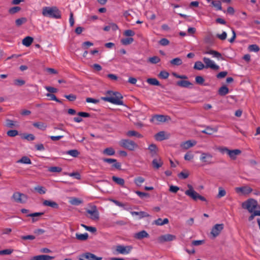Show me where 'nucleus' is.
Returning a JSON list of instances; mask_svg holds the SVG:
<instances>
[{"mask_svg":"<svg viewBox=\"0 0 260 260\" xmlns=\"http://www.w3.org/2000/svg\"><path fill=\"white\" fill-rule=\"evenodd\" d=\"M211 4L213 7L216 8V10H222L221 1L218 0L213 1L211 2Z\"/></svg>","mask_w":260,"mask_h":260,"instance_id":"nucleus-34","label":"nucleus"},{"mask_svg":"<svg viewBox=\"0 0 260 260\" xmlns=\"http://www.w3.org/2000/svg\"><path fill=\"white\" fill-rule=\"evenodd\" d=\"M62 169L59 167H51L49 168L48 171L51 172H60Z\"/></svg>","mask_w":260,"mask_h":260,"instance_id":"nucleus-57","label":"nucleus"},{"mask_svg":"<svg viewBox=\"0 0 260 260\" xmlns=\"http://www.w3.org/2000/svg\"><path fill=\"white\" fill-rule=\"evenodd\" d=\"M133 249V247L130 245L124 246L118 245L116 246L115 250L117 253L122 254H128Z\"/></svg>","mask_w":260,"mask_h":260,"instance_id":"nucleus-8","label":"nucleus"},{"mask_svg":"<svg viewBox=\"0 0 260 260\" xmlns=\"http://www.w3.org/2000/svg\"><path fill=\"white\" fill-rule=\"evenodd\" d=\"M103 153L107 155H113L115 153L114 149L112 147H108L104 149Z\"/></svg>","mask_w":260,"mask_h":260,"instance_id":"nucleus-42","label":"nucleus"},{"mask_svg":"<svg viewBox=\"0 0 260 260\" xmlns=\"http://www.w3.org/2000/svg\"><path fill=\"white\" fill-rule=\"evenodd\" d=\"M170 63L173 66H180L182 64V59L179 57H176L170 61Z\"/></svg>","mask_w":260,"mask_h":260,"instance_id":"nucleus-36","label":"nucleus"},{"mask_svg":"<svg viewBox=\"0 0 260 260\" xmlns=\"http://www.w3.org/2000/svg\"><path fill=\"white\" fill-rule=\"evenodd\" d=\"M154 138L155 140L159 141L167 139V137L165 136V132L164 131H161L156 134L154 136Z\"/></svg>","mask_w":260,"mask_h":260,"instance_id":"nucleus-28","label":"nucleus"},{"mask_svg":"<svg viewBox=\"0 0 260 260\" xmlns=\"http://www.w3.org/2000/svg\"><path fill=\"white\" fill-rule=\"evenodd\" d=\"M159 43L160 45L165 46L169 44L170 41L166 38H162L159 40Z\"/></svg>","mask_w":260,"mask_h":260,"instance_id":"nucleus-62","label":"nucleus"},{"mask_svg":"<svg viewBox=\"0 0 260 260\" xmlns=\"http://www.w3.org/2000/svg\"><path fill=\"white\" fill-rule=\"evenodd\" d=\"M107 95L106 96L102 97L101 100L117 105H124L122 100L123 96L120 93L109 90L107 92Z\"/></svg>","mask_w":260,"mask_h":260,"instance_id":"nucleus-1","label":"nucleus"},{"mask_svg":"<svg viewBox=\"0 0 260 260\" xmlns=\"http://www.w3.org/2000/svg\"><path fill=\"white\" fill-rule=\"evenodd\" d=\"M12 198L16 203L21 204L25 203L28 199V197L26 194L19 192H14Z\"/></svg>","mask_w":260,"mask_h":260,"instance_id":"nucleus-7","label":"nucleus"},{"mask_svg":"<svg viewBox=\"0 0 260 260\" xmlns=\"http://www.w3.org/2000/svg\"><path fill=\"white\" fill-rule=\"evenodd\" d=\"M67 154L70 155L74 157H77L80 154V152L77 149H72L68 151Z\"/></svg>","mask_w":260,"mask_h":260,"instance_id":"nucleus-46","label":"nucleus"},{"mask_svg":"<svg viewBox=\"0 0 260 260\" xmlns=\"http://www.w3.org/2000/svg\"><path fill=\"white\" fill-rule=\"evenodd\" d=\"M34 127L42 130L45 131L47 127L46 123L43 122H35L32 123Z\"/></svg>","mask_w":260,"mask_h":260,"instance_id":"nucleus-27","label":"nucleus"},{"mask_svg":"<svg viewBox=\"0 0 260 260\" xmlns=\"http://www.w3.org/2000/svg\"><path fill=\"white\" fill-rule=\"evenodd\" d=\"M126 135L128 137H137L139 138H141L143 137V136L139 134V133L135 131H129L127 132Z\"/></svg>","mask_w":260,"mask_h":260,"instance_id":"nucleus-38","label":"nucleus"},{"mask_svg":"<svg viewBox=\"0 0 260 260\" xmlns=\"http://www.w3.org/2000/svg\"><path fill=\"white\" fill-rule=\"evenodd\" d=\"M134 237L138 240H141L144 238L149 237V234L144 230L141 231L135 234Z\"/></svg>","mask_w":260,"mask_h":260,"instance_id":"nucleus-19","label":"nucleus"},{"mask_svg":"<svg viewBox=\"0 0 260 260\" xmlns=\"http://www.w3.org/2000/svg\"><path fill=\"white\" fill-rule=\"evenodd\" d=\"M219 150L222 153H226L233 159H235L236 156L241 154V151L239 149L230 150L226 147H223L219 148Z\"/></svg>","mask_w":260,"mask_h":260,"instance_id":"nucleus-6","label":"nucleus"},{"mask_svg":"<svg viewBox=\"0 0 260 260\" xmlns=\"http://www.w3.org/2000/svg\"><path fill=\"white\" fill-rule=\"evenodd\" d=\"M33 40L34 39L32 37L27 36L22 40V43L24 46H25L26 47H28L31 44V43L33 42Z\"/></svg>","mask_w":260,"mask_h":260,"instance_id":"nucleus-30","label":"nucleus"},{"mask_svg":"<svg viewBox=\"0 0 260 260\" xmlns=\"http://www.w3.org/2000/svg\"><path fill=\"white\" fill-rule=\"evenodd\" d=\"M42 15L54 19L61 18V12L57 7H45L42 9Z\"/></svg>","mask_w":260,"mask_h":260,"instance_id":"nucleus-2","label":"nucleus"},{"mask_svg":"<svg viewBox=\"0 0 260 260\" xmlns=\"http://www.w3.org/2000/svg\"><path fill=\"white\" fill-rule=\"evenodd\" d=\"M213 156L209 152H201L200 160L207 165H210L213 163L212 161Z\"/></svg>","mask_w":260,"mask_h":260,"instance_id":"nucleus-10","label":"nucleus"},{"mask_svg":"<svg viewBox=\"0 0 260 260\" xmlns=\"http://www.w3.org/2000/svg\"><path fill=\"white\" fill-rule=\"evenodd\" d=\"M145 181L144 178L142 177H138L135 179V183L137 186H141V184Z\"/></svg>","mask_w":260,"mask_h":260,"instance_id":"nucleus-53","label":"nucleus"},{"mask_svg":"<svg viewBox=\"0 0 260 260\" xmlns=\"http://www.w3.org/2000/svg\"><path fill=\"white\" fill-rule=\"evenodd\" d=\"M235 190L237 193L241 192L243 194H248L252 192V189L248 186H244L236 187Z\"/></svg>","mask_w":260,"mask_h":260,"instance_id":"nucleus-14","label":"nucleus"},{"mask_svg":"<svg viewBox=\"0 0 260 260\" xmlns=\"http://www.w3.org/2000/svg\"><path fill=\"white\" fill-rule=\"evenodd\" d=\"M54 258L53 256L48 255H39L32 257L30 260H52Z\"/></svg>","mask_w":260,"mask_h":260,"instance_id":"nucleus-20","label":"nucleus"},{"mask_svg":"<svg viewBox=\"0 0 260 260\" xmlns=\"http://www.w3.org/2000/svg\"><path fill=\"white\" fill-rule=\"evenodd\" d=\"M248 49L250 52H257L259 50V48L258 45L256 44H252L248 46Z\"/></svg>","mask_w":260,"mask_h":260,"instance_id":"nucleus-47","label":"nucleus"},{"mask_svg":"<svg viewBox=\"0 0 260 260\" xmlns=\"http://www.w3.org/2000/svg\"><path fill=\"white\" fill-rule=\"evenodd\" d=\"M25 81L22 79H15L14 80V84L16 86H22L25 84Z\"/></svg>","mask_w":260,"mask_h":260,"instance_id":"nucleus-59","label":"nucleus"},{"mask_svg":"<svg viewBox=\"0 0 260 260\" xmlns=\"http://www.w3.org/2000/svg\"><path fill=\"white\" fill-rule=\"evenodd\" d=\"M218 189H219V191H218V193L217 196V198L219 199V198H221L225 196L226 191L224 189H223L222 187H219Z\"/></svg>","mask_w":260,"mask_h":260,"instance_id":"nucleus-54","label":"nucleus"},{"mask_svg":"<svg viewBox=\"0 0 260 260\" xmlns=\"http://www.w3.org/2000/svg\"><path fill=\"white\" fill-rule=\"evenodd\" d=\"M13 249H6L0 250V255H10L13 252Z\"/></svg>","mask_w":260,"mask_h":260,"instance_id":"nucleus-48","label":"nucleus"},{"mask_svg":"<svg viewBox=\"0 0 260 260\" xmlns=\"http://www.w3.org/2000/svg\"><path fill=\"white\" fill-rule=\"evenodd\" d=\"M64 97L67 99L69 101H74L76 98H77V96L75 94H69V95H64Z\"/></svg>","mask_w":260,"mask_h":260,"instance_id":"nucleus-63","label":"nucleus"},{"mask_svg":"<svg viewBox=\"0 0 260 260\" xmlns=\"http://www.w3.org/2000/svg\"><path fill=\"white\" fill-rule=\"evenodd\" d=\"M119 144L120 146L130 151H133L138 147L137 144L129 139H122L119 142Z\"/></svg>","mask_w":260,"mask_h":260,"instance_id":"nucleus-5","label":"nucleus"},{"mask_svg":"<svg viewBox=\"0 0 260 260\" xmlns=\"http://www.w3.org/2000/svg\"><path fill=\"white\" fill-rule=\"evenodd\" d=\"M20 10H21V8L20 7H18V6L13 7L12 8H11L9 10V13L11 14H15V13L18 12L19 11H20Z\"/></svg>","mask_w":260,"mask_h":260,"instance_id":"nucleus-51","label":"nucleus"},{"mask_svg":"<svg viewBox=\"0 0 260 260\" xmlns=\"http://www.w3.org/2000/svg\"><path fill=\"white\" fill-rule=\"evenodd\" d=\"M17 163H22L24 164H31V161L29 158L27 156H24L21 157V159L17 161Z\"/></svg>","mask_w":260,"mask_h":260,"instance_id":"nucleus-35","label":"nucleus"},{"mask_svg":"<svg viewBox=\"0 0 260 260\" xmlns=\"http://www.w3.org/2000/svg\"><path fill=\"white\" fill-rule=\"evenodd\" d=\"M134 42V39L132 37L123 38L121 40V43L124 45H128Z\"/></svg>","mask_w":260,"mask_h":260,"instance_id":"nucleus-41","label":"nucleus"},{"mask_svg":"<svg viewBox=\"0 0 260 260\" xmlns=\"http://www.w3.org/2000/svg\"><path fill=\"white\" fill-rule=\"evenodd\" d=\"M123 35L126 37H133L135 35V33L131 29H127L124 31Z\"/></svg>","mask_w":260,"mask_h":260,"instance_id":"nucleus-58","label":"nucleus"},{"mask_svg":"<svg viewBox=\"0 0 260 260\" xmlns=\"http://www.w3.org/2000/svg\"><path fill=\"white\" fill-rule=\"evenodd\" d=\"M148 150L152 157H154L157 154L158 148L155 144H151L148 147Z\"/></svg>","mask_w":260,"mask_h":260,"instance_id":"nucleus-23","label":"nucleus"},{"mask_svg":"<svg viewBox=\"0 0 260 260\" xmlns=\"http://www.w3.org/2000/svg\"><path fill=\"white\" fill-rule=\"evenodd\" d=\"M135 193L141 199H143L144 198H148L150 197L148 193L141 192L140 191H136Z\"/></svg>","mask_w":260,"mask_h":260,"instance_id":"nucleus-52","label":"nucleus"},{"mask_svg":"<svg viewBox=\"0 0 260 260\" xmlns=\"http://www.w3.org/2000/svg\"><path fill=\"white\" fill-rule=\"evenodd\" d=\"M196 144V142L194 141L188 140L186 142L182 143L181 144V147L185 149H187Z\"/></svg>","mask_w":260,"mask_h":260,"instance_id":"nucleus-25","label":"nucleus"},{"mask_svg":"<svg viewBox=\"0 0 260 260\" xmlns=\"http://www.w3.org/2000/svg\"><path fill=\"white\" fill-rule=\"evenodd\" d=\"M76 238L80 241H85L88 239V234L87 233L84 234H76Z\"/></svg>","mask_w":260,"mask_h":260,"instance_id":"nucleus-33","label":"nucleus"},{"mask_svg":"<svg viewBox=\"0 0 260 260\" xmlns=\"http://www.w3.org/2000/svg\"><path fill=\"white\" fill-rule=\"evenodd\" d=\"M217 131V128L207 126L204 130L202 131V133L206 134L209 135H212L213 133Z\"/></svg>","mask_w":260,"mask_h":260,"instance_id":"nucleus-29","label":"nucleus"},{"mask_svg":"<svg viewBox=\"0 0 260 260\" xmlns=\"http://www.w3.org/2000/svg\"><path fill=\"white\" fill-rule=\"evenodd\" d=\"M166 120L167 116L163 115H155L150 119V121L152 122H154L155 121L164 122Z\"/></svg>","mask_w":260,"mask_h":260,"instance_id":"nucleus-18","label":"nucleus"},{"mask_svg":"<svg viewBox=\"0 0 260 260\" xmlns=\"http://www.w3.org/2000/svg\"><path fill=\"white\" fill-rule=\"evenodd\" d=\"M27 22V19L25 17H21L18 18L15 20L16 25L18 27L20 26L24 23H25Z\"/></svg>","mask_w":260,"mask_h":260,"instance_id":"nucleus-44","label":"nucleus"},{"mask_svg":"<svg viewBox=\"0 0 260 260\" xmlns=\"http://www.w3.org/2000/svg\"><path fill=\"white\" fill-rule=\"evenodd\" d=\"M82 257H84L88 260H102V257H98L95 254L90 252H86L81 255Z\"/></svg>","mask_w":260,"mask_h":260,"instance_id":"nucleus-16","label":"nucleus"},{"mask_svg":"<svg viewBox=\"0 0 260 260\" xmlns=\"http://www.w3.org/2000/svg\"><path fill=\"white\" fill-rule=\"evenodd\" d=\"M147 82L152 85L160 86L159 82L156 78H148L147 79Z\"/></svg>","mask_w":260,"mask_h":260,"instance_id":"nucleus-43","label":"nucleus"},{"mask_svg":"<svg viewBox=\"0 0 260 260\" xmlns=\"http://www.w3.org/2000/svg\"><path fill=\"white\" fill-rule=\"evenodd\" d=\"M112 180L118 185L123 186L124 184V180L123 179L113 176L112 178Z\"/></svg>","mask_w":260,"mask_h":260,"instance_id":"nucleus-37","label":"nucleus"},{"mask_svg":"<svg viewBox=\"0 0 260 260\" xmlns=\"http://www.w3.org/2000/svg\"><path fill=\"white\" fill-rule=\"evenodd\" d=\"M177 85L184 88H192V83L188 80H180L177 82Z\"/></svg>","mask_w":260,"mask_h":260,"instance_id":"nucleus-17","label":"nucleus"},{"mask_svg":"<svg viewBox=\"0 0 260 260\" xmlns=\"http://www.w3.org/2000/svg\"><path fill=\"white\" fill-rule=\"evenodd\" d=\"M229 92V88L226 86H221L218 90V94L221 96H224Z\"/></svg>","mask_w":260,"mask_h":260,"instance_id":"nucleus-32","label":"nucleus"},{"mask_svg":"<svg viewBox=\"0 0 260 260\" xmlns=\"http://www.w3.org/2000/svg\"><path fill=\"white\" fill-rule=\"evenodd\" d=\"M196 82L199 85H203L205 82V79L202 76H198L195 78Z\"/></svg>","mask_w":260,"mask_h":260,"instance_id":"nucleus-55","label":"nucleus"},{"mask_svg":"<svg viewBox=\"0 0 260 260\" xmlns=\"http://www.w3.org/2000/svg\"><path fill=\"white\" fill-rule=\"evenodd\" d=\"M131 213V214L133 216L139 215L140 218L150 216V215L149 214H148L147 213L144 212V211H140V212L132 211Z\"/></svg>","mask_w":260,"mask_h":260,"instance_id":"nucleus-31","label":"nucleus"},{"mask_svg":"<svg viewBox=\"0 0 260 260\" xmlns=\"http://www.w3.org/2000/svg\"><path fill=\"white\" fill-rule=\"evenodd\" d=\"M172 75L174 77H175V78H178V79H184V80H185V79H188V77L186 75H179L178 74H177L176 73H172Z\"/></svg>","mask_w":260,"mask_h":260,"instance_id":"nucleus-61","label":"nucleus"},{"mask_svg":"<svg viewBox=\"0 0 260 260\" xmlns=\"http://www.w3.org/2000/svg\"><path fill=\"white\" fill-rule=\"evenodd\" d=\"M176 239V236L172 234H166L158 237L157 239L158 243L162 244L166 242H170Z\"/></svg>","mask_w":260,"mask_h":260,"instance_id":"nucleus-9","label":"nucleus"},{"mask_svg":"<svg viewBox=\"0 0 260 260\" xmlns=\"http://www.w3.org/2000/svg\"><path fill=\"white\" fill-rule=\"evenodd\" d=\"M34 190L38 192L40 194H45L46 192V189L45 187L42 186H37L34 187Z\"/></svg>","mask_w":260,"mask_h":260,"instance_id":"nucleus-40","label":"nucleus"},{"mask_svg":"<svg viewBox=\"0 0 260 260\" xmlns=\"http://www.w3.org/2000/svg\"><path fill=\"white\" fill-rule=\"evenodd\" d=\"M204 54L212 55L213 57L218 59H222L221 53L213 50L206 51L204 52Z\"/></svg>","mask_w":260,"mask_h":260,"instance_id":"nucleus-26","label":"nucleus"},{"mask_svg":"<svg viewBox=\"0 0 260 260\" xmlns=\"http://www.w3.org/2000/svg\"><path fill=\"white\" fill-rule=\"evenodd\" d=\"M203 60L205 63V67L206 69L210 68L214 70H218L219 69V67L214 63V61L211 60L208 57H204L203 58Z\"/></svg>","mask_w":260,"mask_h":260,"instance_id":"nucleus-11","label":"nucleus"},{"mask_svg":"<svg viewBox=\"0 0 260 260\" xmlns=\"http://www.w3.org/2000/svg\"><path fill=\"white\" fill-rule=\"evenodd\" d=\"M205 68V65L201 61H197L194 63L193 69L197 70H202Z\"/></svg>","mask_w":260,"mask_h":260,"instance_id":"nucleus-39","label":"nucleus"},{"mask_svg":"<svg viewBox=\"0 0 260 260\" xmlns=\"http://www.w3.org/2000/svg\"><path fill=\"white\" fill-rule=\"evenodd\" d=\"M169 76V73L166 71H161L159 74V77L164 79L168 78Z\"/></svg>","mask_w":260,"mask_h":260,"instance_id":"nucleus-60","label":"nucleus"},{"mask_svg":"<svg viewBox=\"0 0 260 260\" xmlns=\"http://www.w3.org/2000/svg\"><path fill=\"white\" fill-rule=\"evenodd\" d=\"M45 88L48 92H50L49 93H56L58 91L57 88L51 86H46Z\"/></svg>","mask_w":260,"mask_h":260,"instance_id":"nucleus-64","label":"nucleus"},{"mask_svg":"<svg viewBox=\"0 0 260 260\" xmlns=\"http://www.w3.org/2000/svg\"><path fill=\"white\" fill-rule=\"evenodd\" d=\"M44 214L43 212H35L33 213L28 214L27 216L32 217V222H35L39 220V217Z\"/></svg>","mask_w":260,"mask_h":260,"instance_id":"nucleus-24","label":"nucleus"},{"mask_svg":"<svg viewBox=\"0 0 260 260\" xmlns=\"http://www.w3.org/2000/svg\"><path fill=\"white\" fill-rule=\"evenodd\" d=\"M103 161L108 164H113L112 167L117 169H120L121 164L117 162L116 159L114 158H103Z\"/></svg>","mask_w":260,"mask_h":260,"instance_id":"nucleus-15","label":"nucleus"},{"mask_svg":"<svg viewBox=\"0 0 260 260\" xmlns=\"http://www.w3.org/2000/svg\"><path fill=\"white\" fill-rule=\"evenodd\" d=\"M152 165L154 169H158L163 165V161L159 157L154 158L152 161Z\"/></svg>","mask_w":260,"mask_h":260,"instance_id":"nucleus-21","label":"nucleus"},{"mask_svg":"<svg viewBox=\"0 0 260 260\" xmlns=\"http://www.w3.org/2000/svg\"><path fill=\"white\" fill-rule=\"evenodd\" d=\"M188 189L185 191V194L189 197L192 200L197 201L199 199L202 201H206V199L204 197L200 195L197 193L193 188V187L190 184L187 185Z\"/></svg>","mask_w":260,"mask_h":260,"instance_id":"nucleus-4","label":"nucleus"},{"mask_svg":"<svg viewBox=\"0 0 260 260\" xmlns=\"http://www.w3.org/2000/svg\"><path fill=\"white\" fill-rule=\"evenodd\" d=\"M43 205L45 206H49L54 209H58L59 206L55 202L50 200H44L43 202Z\"/></svg>","mask_w":260,"mask_h":260,"instance_id":"nucleus-22","label":"nucleus"},{"mask_svg":"<svg viewBox=\"0 0 260 260\" xmlns=\"http://www.w3.org/2000/svg\"><path fill=\"white\" fill-rule=\"evenodd\" d=\"M7 134L9 137H13L18 135V132L15 129H11L8 131Z\"/></svg>","mask_w":260,"mask_h":260,"instance_id":"nucleus-56","label":"nucleus"},{"mask_svg":"<svg viewBox=\"0 0 260 260\" xmlns=\"http://www.w3.org/2000/svg\"><path fill=\"white\" fill-rule=\"evenodd\" d=\"M189 172L187 170L182 171L178 174V177L182 179H185L189 176Z\"/></svg>","mask_w":260,"mask_h":260,"instance_id":"nucleus-45","label":"nucleus"},{"mask_svg":"<svg viewBox=\"0 0 260 260\" xmlns=\"http://www.w3.org/2000/svg\"><path fill=\"white\" fill-rule=\"evenodd\" d=\"M258 206L256 200L253 199H249L244 202L242 204L243 209H247L249 212L252 213Z\"/></svg>","mask_w":260,"mask_h":260,"instance_id":"nucleus-3","label":"nucleus"},{"mask_svg":"<svg viewBox=\"0 0 260 260\" xmlns=\"http://www.w3.org/2000/svg\"><path fill=\"white\" fill-rule=\"evenodd\" d=\"M224 225L222 223L216 224L212 229L211 234L215 238L218 236L223 229Z\"/></svg>","mask_w":260,"mask_h":260,"instance_id":"nucleus-12","label":"nucleus"},{"mask_svg":"<svg viewBox=\"0 0 260 260\" xmlns=\"http://www.w3.org/2000/svg\"><path fill=\"white\" fill-rule=\"evenodd\" d=\"M70 203L73 205H79L82 203V201L76 198H73L70 201Z\"/></svg>","mask_w":260,"mask_h":260,"instance_id":"nucleus-50","label":"nucleus"},{"mask_svg":"<svg viewBox=\"0 0 260 260\" xmlns=\"http://www.w3.org/2000/svg\"><path fill=\"white\" fill-rule=\"evenodd\" d=\"M87 213L90 215V218L92 220H98L99 219V213L96 206H93L91 210H86Z\"/></svg>","mask_w":260,"mask_h":260,"instance_id":"nucleus-13","label":"nucleus"},{"mask_svg":"<svg viewBox=\"0 0 260 260\" xmlns=\"http://www.w3.org/2000/svg\"><path fill=\"white\" fill-rule=\"evenodd\" d=\"M160 58L157 56L149 57L148 61L152 64H156L160 61Z\"/></svg>","mask_w":260,"mask_h":260,"instance_id":"nucleus-49","label":"nucleus"}]
</instances>
